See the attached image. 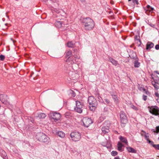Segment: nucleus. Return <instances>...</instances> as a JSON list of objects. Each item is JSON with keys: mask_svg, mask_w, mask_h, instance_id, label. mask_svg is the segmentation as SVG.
I'll use <instances>...</instances> for the list:
<instances>
[{"mask_svg": "<svg viewBox=\"0 0 159 159\" xmlns=\"http://www.w3.org/2000/svg\"><path fill=\"white\" fill-rule=\"evenodd\" d=\"M82 25L86 30H91L93 29L95 26L93 20L89 17L84 18L82 20Z\"/></svg>", "mask_w": 159, "mask_h": 159, "instance_id": "nucleus-1", "label": "nucleus"}, {"mask_svg": "<svg viewBox=\"0 0 159 159\" xmlns=\"http://www.w3.org/2000/svg\"><path fill=\"white\" fill-rule=\"evenodd\" d=\"M37 138L40 141L48 143L50 142L49 138L43 133H38L37 135Z\"/></svg>", "mask_w": 159, "mask_h": 159, "instance_id": "nucleus-2", "label": "nucleus"}, {"mask_svg": "<svg viewBox=\"0 0 159 159\" xmlns=\"http://www.w3.org/2000/svg\"><path fill=\"white\" fill-rule=\"evenodd\" d=\"M88 101L90 110L92 111L94 110L97 106V102L96 100L93 96H90L88 98Z\"/></svg>", "mask_w": 159, "mask_h": 159, "instance_id": "nucleus-3", "label": "nucleus"}, {"mask_svg": "<svg viewBox=\"0 0 159 159\" xmlns=\"http://www.w3.org/2000/svg\"><path fill=\"white\" fill-rule=\"evenodd\" d=\"M70 136L71 139L74 142L79 141L81 138V134L76 131H74L71 133Z\"/></svg>", "mask_w": 159, "mask_h": 159, "instance_id": "nucleus-4", "label": "nucleus"}, {"mask_svg": "<svg viewBox=\"0 0 159 159\" xmlns=\"http://www.w3.org/2000/svg\"><path fill=\"white\" fill-rule=\"evenodd\" d=\"M149 112L156 116H159V108L157 106H152L148 107Z\"/></svg>", "mask_w": 159, "mask_h": 159, "instance_id": "nucleus-5", "label": "nucleus"}, {"mask_svg": "<svg viewBox=\"0 0 159 159\" xmlns=\"http://www.w3.org/2000/svg\"><path fill=\"white\" fill-rule=\"evenodd\" d=\"M76 106L75 108V110L79 113H81L82 111V108L83 105V103L78 101H76Z\"/></svg>", "mask_w": 159, "mask_h": 159, "instance_id": "nucleus-6", "label": "nucleus"}, {"mask_svg": "<svg viewBox=\"0 0 159 159\" xmlns=\"http://www.w3.org/2000/svg\"><path fill=\"white\" fill-rule=\"evenodd\" d=\"M82 121L84 126L87 127H88L93 123L92 120L88 117L84 118L82 120Z\"/></svg>", "mask_w": 159, "mask_h": 159, "instance_id": "nucleus-7", "label": "nucleus"}, {"mask_svg": "<svg viewBox=\"0 0 159 159\" xmlns=\"http://www.w3.org/2000/svg\"><path fill=\"white\" fill-rule=\"evenodd\" d=\"M7 96L4 94H0V100L2 102L7 106H8L9 103L7 101Z\"/></svg>", "mask_w": 159, "mask_h": 159, "instance_id": "nucleus-8", "label": "nucleus"}, {"mask_svg": "<svg viewBox=\"0 0 159 159\" xmlns=\"http://www.w3.org/2000/svg\"><path fill=\"white\" fill-rule=\"evenodd\" d=\"M50 116L55 122L60 120L61 118L60 114L58 113L54 112L51 113L50 114Z\"/></svg>", "mask_w": 159, "mask_h": 159, "instance_id": "nucleus-9", "label": "nucleus"}, {"mask_svg": "<svg viewBox=\"0 0 159 159\" xmlns=\"http://www.w3.org/2000/svg\"><path fill=\"white\" fill-rule=\"evenodd\" d=\"M120 121L122 124H125L127 122V117L124 113H121L120 115Z\"/></svg>", "mask_w": 159, "mask_h": 159, "instance_id": "nucleus-10", "label": "nucleus"}, {"mask_svg": "<svg viewBox=\"0 0 159 159\" xmlns=\"http://www.w3.org/2000/svg\"><path fill=\"white\" fill-rule=\"evenodd\" d=\"M152 79L153 80L152 81V84L153 85L155 89H159V83L155 80L154 78L152 77Z\"/></svg>", "mask_w": 159, "mask_h": 159, "instance_id": "nucleus-11", "label": "nucleus"}, {"mask_svg": "<svg viewBox=\"0 0 159 159\" xmlns=\"http://www.w3.org/2000/svg\"><path fill=\"white\" fill-rule=\"evenodd\" d=\"M119 139L122 142L125 144H127L128 143V141L126 138L125 137L120 136L119 137Z\"/></svg>", "mask_w": 159, "mask_h": 159, "instance_id": "nucleus-12", "label": "nucleus"}, {"mask_svg": "<svg viewBox=\"0 0 159 159\" xmlns=\"http://www.w3.org/2000/svg\"><path fill=\"white\" fill-rule=\"evenodd\" d=\"M102 134H105L109 132V130L108 127H103L102 128Z\"/></svg>", "mask_w": 159, "mask_h": 159, "instance_id": "nucleus-13", "label": "nucleus"}, {"mask_svg": "<svg viewBox=\"0 0 159 159\" xmlns=\"http://www.w3.org/2000/svg\"><path fill=\"white\" fill-rule=\"evenodd\" d=\"M154 46V44L151 42H148L146 45V49L148 50L152 48Z\"/></svg>", "mask_w": 159, "mask_h": 159, "instance_id": "nucleus-14", "label": "nucleus"}, {"mask_svg": "<svg viewBox=\"0 0 159 159\" xmlns=\"http://www.w3.org/2000/svg\"><path fill=\"white\" fill-rule=\"evenodd\" d=\"M146 9L147 10L146 11V13L147 14H148V12L152 11L154 10L153 8L151 7L149 5L147 6Z\"/></svg>", "mask_w": 159, "mask_h": 159, "instance_id": "nucleus-15", "label": "nucleus"}, {"mask_svg": "<svg viewBox=\"0 0 159 159\" xmlns=\"http://www.w3.org/2000/svg\"><path fill=\"white\" fill-rule=\"evenodd\" d=\"M123 147V145L120 142H118L117 144L118 150L122 152L123 151V149L122 148Z\"/></svg>", "mask_w": 159, "mask_h": 159, "instance_id": "nucleus-16", "label": "nucleus"}, {"mask_svg": "<svg viewBox=\"0 0 159 159\" xmlns=\"http://www.w3.org/2000/svg\"><path fill=\"white\" fill-rule=\"evenodd\" d=\"M109 61H110L113 65L115 66H116L118 64V62L117 61L111 57H109Z\"/></svg>", "mask_w": 159, "mask_h": 159, "instance_id": "nucleus-17", "label": "nucleus"}, {"mask_svg": "<svg viewBox=\"0 0 159 159\" xmlns=\"http://www.w3.org/2000/svg\"><path fill=\"white\" fill-rule=\"evenodd\" d=\"M57 134L60 137L64 138L65 136V134L62 131H59L57 133Z\"/></svg>", "mask_w": 159, "mask_h": 159, "instance_id": "nucleus-18", "label": "nucleus"}, {"mask_svg": "<svg viewBox=\"0 0 159 159\" xmlns=\"http://www.w3.org/2000/svg\"><path fill=\"white\" fill-rule=\"evenodd\" d=\"M55 26L57 28H59L61 27L62 25V22L57 21L55 23Z\"/></svg>", "mask_w": 159, "mask_h": 159, "instance_id": "nucleus-19", "label": "nucleus"}, {"mask_svg": "<svg viewBox=\"0 0 159 159\" xmlns=\"http://www.w3.org/2000/svg\"><path fill=\"white\" fill-rule=\"evenodd\" d=\"M67 45L69 48H73L75 45V43L72 41H69L67 43Z\"/></svg>", "mask_w": 159, "mask_h": 159, "instance_id": "nucleus-20", "label": "nucleus"}, {"mask_svg": "<svg viewBox=\"0 0 159 159\" xmlns=\"http://www.w3.org/2000/svg\"><path fill=\"white\" fill-rule=\"evenodd\" d=\"M127 150L129 152L135 153L136 152V151L134 149L130 147L127 148Z\"/></svg>", "mask_w": 159, "mask_h": 159, "instance_id": "nucleus-21", "label": "nucleus"}, {"mask_svg": "<svg viewBox=\"0 0 159 159\" xmlns=\"http://www.w3.org/2000/svg\"><path fill=\"white\" fill-rule=\"evenodd\" d=\"M66 61L68 62H70L71 64H73L75 63V61H73L72 58L69 57L66 59Z\"/></svg>", "mask_w": 159, "mask_h": 159, "instance_id": "nucleus-22", "label": "nucleus"}, {"mask_svg": "<svg viewBox=\"0 0 159 159\" xmlns=\"http://www.w3.org/2000/svg\"><path fill=\"white\" fill-rule=\"evenodd\" d=\"M134 66L135 67H139L140 66V63L138 61H135L134 62Z\"/></svg>", "mask_w": 159, "mask_h": 159, "instance_id": "nucleus-23", "label": "nucleus"}, {"mask_svg": "<svg viewBox=\"0 0 159 159\" xmlns=\"http://www.w3.org/2000/svg\"><path fill=\"white\" fill-rule=\"evenodd\" d=\"M46 115L43 113H40L38 115V117L40 118H44L45 117Z\"/></svg>", "mask_w": 159, "mask_h": 159, "instance_id": "nucleus-24", "label": "nucleus"}, {"mask_svg": "<svg viewBox=\"0 0 159 159\" xmlns=\"http://www.w3.org/2000/svg\"><path fill=\"white\" fill-rule=\"evenodd\" d=\"M72 54L71 51L69 50L66 52L65 57H66L70 56Z\"/></svg>", "mask_w": 159, "mask_h": 159, "instance_id": "nucleus-25", "label": "nucleus"}, {"mask_svg": "<svg viewBox=\"0 0 159 159\" xmlns=\"http://www.w3.org/2000/svg\"><path fill=\"white\" fill-rule=\"evenodd\" d=\"M2 154L3 155L2 156V157L3 159H6L7 158V157L6 152L3 150L2 151Z\"/></svg>", "mask_w": 159, "mask_h": 159, "instance_id": "nucleus-26", "label": "nucleus"}, {"mask_svg": "<svg viewBox=\"0 0 159 159\" xmlns=\"http://www.w3.org/2000/svg\"><path fill=\"white\" fill-rule=\"evenodd\" d=\"M156 130H155L154 129H152V131L153 132L158 133L159 132V126H157L156 127Z\"/></svg>", "mask_w": 159, "mask_h": 159, "instance_id": "nucleus-27", "label": "nucleus"}, {"mask_svg": "<svg viewBox=\"0 0 159 159\" xmlns=\"http://www.w3.org/2000/svg\"><path fill=\"white\" fill-rule=\"evenodd\" d=\"M131 108L135 111H137L139 110V108L137 107L134 105H132L131 106Z\"/></svg>", "mask_w": 159, "mask_h": 159, "instance_id": "nucleus-28", "label": "nucleus"}, {"mask_svg": "<svg viewBox=\"0 0 159 159\" xmlns=\"http://www.w3.org/2000/svg\"><path fill=\"white\" fill-rule=\"evenodd\" d=\"M153 147L155 149L159 150V144H155L153 145Z\"/></svg>", "mask_w": 159, "mask_h": 159, "instance_id": "nucleus-29", "label": "nucleus"}, {"mask_svg": "<svg viewBox=\"0 0 159 159\" xmlns=\"http://www.w3.org/2000/svg\"><path fill=\"white\" fill-rule=\"evenodd\" d=\"M117 152L116 151H112L111 152V154L113 156H116L117 155Z\"/></svg>", "mask_w": 159, "mask_h": 159, "instance_id": "nucleus-30", "label": "nucleus"}, {"mask_svg": "<svg viewBox=\"0 0 159 159\" xmlns=\"http://www.w3.org/2000/svg\"><path fill=\"white\" fill-rule=\"evenodd\" d=\"M112 98L115 101H117L118 100L117 97L116 95H112Z\"/></svg>", "mask_w": 159, "mask_h": 159, "instance_id": "nucleus-31", "label": "nucleus"}, {"mask_svg": "<svg viewBox=\"0 0 159 159\" xmlns=\"http://www.w3.org/2000/svg\"><path fill=\"white\" fill-rule=\"evenodd\" d=\"M80 57L79 55H75L74 56V60L75 61H76V60L77 59H80Z\"/></svg>", "mask_w": 159, "mask_h": 159, "instance_id": "nucleus-32", "label": "nucleus"}, {"mask_svg": "<svg viewBox=\"0 0 159 159\" xmlns=\"http://www.w3.org/2000/svg\"><path fill=\"white\" fill-rule=\"evenodd\" d=\"M5 59V56L2 55H0V59L1 60L3 61Z\"/></svg>", "mask_w": 159, "mask_h": 159, "instance_id": "nucleus-33", "label": "nucleus"}, {"mask_svg": "<svg viewBox=\"0 0 159 159\" xmlns=\"http://www.w3.org/2000/svg\"><path fill=\"white\" fill-rule=\"evenodd\" d=\"M70 93L72 94V96L73 97H75L76 95L75 93L72 90L71 91Z\"/></svg>", "mask_w": 159, "mask_h": 159, "instance_id": "nucleus-34", "label": "nucleus"}, {"mask_svg": "<svg viewBox=\"0 0 159 159\" xmlns=\"http://www.w3.org/2000/svg\"><path fill=\"white\" fill-rule=\"evenodd\" d=\"M98 101L100 102H103V100L101 97L99 96L98 97Z\"/></svg>", "mask_w": 159, "mask_h": 159, "instance_id": "nucleus-35", "label": "nucleus"}, {"mask_svg": "<svg viewBox=\"0 0 159 159\" xmlns=\"http://www.w3.org/2000/svg\"><path fill=\"white\" fill-rule=\"evenodd\" d=\"M143 99L144 101H146L147 99V96L143 95Z\"/></svg>", "mask_w": 159, "mask_h": 159, "instance_id": "nucleus-36", "label": "nucleus"}, {"mask_svg": "<svg viewBox=\"0 0 159 159\" xmlns=\"http://www.w3.org/2000/svg\"><path fill=\"white\" fill-rule=\"evenodd\" d=\"M155 48L156 50L159 49V44L156 45L155 46Z\"/></svg>", "mask_w": 159, "mask_h": 159, "instance_id": "nucleus-37", "label": "nucleus"}, {"mask_svg": "<svg viewBox=\"0 0 159 159\" xmlns=\"http://www.w3.org/2000/svg\"><path fill=\"white\" fill-rule=\"evenodd\" d=\"M149 143L150 144H151L152 146L153 147V145H155V144H154V143L152 141H149Z\"/></svg>", "mask_w": 159, "mask_h": 159, "instance_id": "nucleus-38", "label": "nucleus"}, {"mask_svg": "<svg viewBox=\"0 0 159 159\" xmlns=\"http://www.w3.org/2000/svg\"><path fill=\"white\" fill-rule=\"evenodd\" d=\"M147 95L150 96L151 94V93L148 90L147 91H146V92L145 93Z\"/></svg>", "mask_w": 159, "mask_h": 159, "instance_id": "nucleus-39", "label": "nucleus"}, {"mask_svg": "<svg viewBox=\"0 0 159 159\" xmlns=\"http://www.w3.org/2000/svg\"><path fill=\"white\" fill-rule=\"evenodd\" d=\"M133 2H134V3H135L137 4H138V2L137 0H133Z\"/></svg>", "mask_w": 159, "mask_h": 159, "instance_id": "nucleus-40", "label": "nucleus"}, {"mask_svg": "<svg viewBox=\"0 0 159 159\" xmlns=\"http://www.w3.org/2000/svg\"><path fill=\"white\" fill-rule=\"evenodd\" d=\"M105 102L107 103H109L110 102V101L108 99H105Z\"/></svg>", "mask_w": 159, "mask_h": 159, "instance_id": "nucleus-41", "label": "nucleus"}, {"mask_svg": "<svg viewBox=\"0 0 159 159\" xmlns=\"http://www.w3.org/2000/svg\"><path fill=\"white\" fill-rule=\"evenodd\" d=\"M155 95L157 97H159V94L157 92H156L155 93Z\"/></svg>", "mask_w": 159, "mask_h": 159, "instance_id": "nucleus-42", "label": "nucleus"}, {"mask_svg": "<svg viewBox=\"0 0 159 159\" xmlns=\"http://www.w3.org/2000/svg\"><path fill=\"white\" fill-rule=\"evenodd\" d=\"M150 25L152 27H153V28H154L155 25L152 24H150Z\"/></svg>", "mask_w": 159, "mask_h": 159, "instance_id": "nucleus-43", "label": "nucleus"}, {"mask_svg": "<svg viewBox=\"0 0 159 159\" xmlns=\"http://www.w3.org/2000/svg\"><path fill=\"white\" fill-rule=\"evenodd\" d=\"M143 90L145 93L146 91H147L148 90L145 89H143Z\"/></svg>", "mask_w": 159, "mask_h": 159, "instance_id": "nucleus-44", "label": "nucleus"}, {"mask_svg": "<svg viewBox=\"0 0 159 159\" xmlns=\"http://www.w3.org/2000/svg\"><path fill=\"white\" fill-rule=\"evenodd\" d=\"M114 159H120L119 157H115Z\"/></svg>", "mask_w": 159, "mask_h": 159, "instance_id": "nucleus-45", "label": "nucleus"}, {"mask_svg": "<svg viewBox=\"0 0 159 159\" xmlns=\"http://www.w3.org/2000/svg\"><path fill=\"white\" fill-rule=\"evenodd\" d=\"M155 72L156 73L158 74H159V72H158L157 71H155Z\"/></svg>", "mask_w": 159, "mask_h": 159, "instance_id": "nucleus-46", "label": "nucleus"}, {"mask_svg": "<svg viewBox=\"0 0 159 159\" xmlns=\"http://www.w3.org/2000/svg\"><path fill=\"white\" fill-rule=\"evenodd\" d=\"M81 1L84 2L85 1V0H80Z\"/></svg>", "mask_w": 159, "mask_h": 159, "instance_id": "nucleus-47", "label": "nucleus"}, {"mask_svg": "<svg viewBox=\"0 0 159 159\" xmlns=\"http://www.w3.org/2000/svg\"><path fill=\"white\" fill-rule=\"evenodd\" d=\"M115 132H116V133L117 134V133H118V132H117V131H115Z\"/></svg>", "mask_w": 159, "mask_h": 159, "instance_id": "nucleus-48", "label": "nucleus"}, {"mask_svg": "<svg viewBox=\"0 0 159 159\" xmlns=\"http://www.w3.org/2000/svg\"><path fill=\"white\" fill-rule=\"evenodd\" d=\"M46 0H43V1H46Z\"/></svg>", "mask_w": 159, "mask_h": 159, "instance_id": "nucleus-49", "label": "nucleus"}, {"mask_svg": "<svg viewBox=\"0 0 159 159\" xmlns=\"http://www.w3.org/2000/svg\"><path fill=\"white\" fill-rule=\"evenodd\" d=\"M131 0H128L129 1H130Z\"/></svg>", "mask_w": 159, "mask_h": 159, "instance_id": "nucleus-50", "label": "nucleus"}]
</instances>
